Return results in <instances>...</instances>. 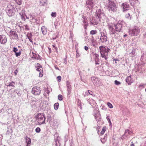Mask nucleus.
I'll return each instance as SVG.
<instances>
[{
  "mask_svg": "<svg viewBox=\"0 0 146 146\" xmlns=\"http://www.w3.org/2000/svg\"><path fill=\"white\" fill-rule=\"evenodd\" d=\"M32 92L35 95H39L40 93V88L36 86H35L32 89Z\"/></svg>",
  "mask_w": 146,
  "mask_h": 146,
  "instance_id": "8",
  "label": "nucleus"
},
{
  "mask_svg": "<svg viewBox=\"0 0 146 146\" xmlns=\"http://www.w3.org/2000/svg\"><path fill=\"white\" fill-rule=\"evenodd\" d=\"M39 77H41L43 76V70H41V71H39Z\"/></svg>",
  "mask_w": 146,
  "mask_h": 146,
  "instance_id": "46",
  "label": "nucleus"
},
{
  "mask_svg": "<svg viewBox=\"0 0 146 146\" xmlns=\"http://www.w3.org/2000/svg\"><path fill=\"white\" fill-rule=\"evenodd\" d=\"M107 105L108 107L110 108H113V106L112 104L110 102H108Z\"/></svg>",
  "mask_w": 146,
  "mask_h": 146,
  "instance_id": "44",
  "label": "nucleus"
},
{
  "mask_svg": "<svg viewBox=\"0 0 146 146\" xmlns=\"http://www.w3.org/2000/svg\"><path fill=\"white\" fill-rule=\"evenodd\" d=\"M15 84V82H14L12 81L11 82L9 83V84L8 85H7V86H12L13 87H14V84Z\"/></svg>",
  "mask_w": 146,
  "mask_h": 146,
  "instance_id": "32",
  "label": "nucleus"
},
{
  "mask_svg": "<svg viewBox=\"0 0 146 146\" xmlns=\"http://www.w3.org/2000/svg\"><path fill=\"white\" fill-rule=\"evenodd\" d=\"M84 49L86 51L88 50L89 49L88 47V46H84Z\"/></svg>",
  "mask_w": 146,
  "mask_h": 146,
  "instance_id": "57",
  "label": "nucleus"
},
{
  "mask_svg": "<svg viewBox=\"0 0 146 146\" xmlns=\"http://www.w3.org/2000/svg\"><path fill=\"white\" fill-rule=\"evenodd\" d=\"M86 4L87 7L90 9L92 8L95 4L93 0H87L86 1Z\"/></svg>",
  "mask_w": 146,
  "mask_h": 146,
  "instance_id": "10",
  "label": "nucleus"
},
{
  "mask_svg": "<svg viewBox=\"0 0 146 146\" xmlns=\"http://www.w3.org/2000/svg\"><path fill=\"white\" fill-rule=\"evenodd\" d=\"M139 32V28L137 27H135L133 29L129 31V34L131 36L137 35Z\"/></svg>",
  "mask_w": 146,
  "mask_h": 146,
  "instance_id": "7",
  "label": "nucleus"
},
{
  "mask_svg": "<svg viewBox=\"0 0 146 146\" xmlns=\"http://www.w3.org/2000/svg\"><path fill=\"white\" fill-rule=\"evenodd\" d=\"M107 135L105 134L104 137L101 139V141L102 143H104L105 142L107 138Z\"/></svg>",
  "mask_w": 146,
  "mask_h": 146,
  "instance_id": "28",
  "label": "nucleus"
},
{
  "mask_svg": "<svg viewBox=\"0 0 146 146\" xmlns=\"http://www.w3.org/2000/svg\"><path fill=\"white\" fill-rule=\"evenodd\" d=\"M30 18L31 19L33 20V19H35V16L34 15H32L30 14L29 15Z\"/></svg>",
  "mask_w": 146,
  "mask_h": 146,
  "instance_id": "50",
  "label": "nucleus"
},
{
  "mask_svg": "<svg viewBox=\"0 0 146 146\" xmlns=\"http://www.w3.org/2000/svg\"><path fill=\"white\" fill-rule=\"evenodd\" d=\"M96 18L94 17H93L92 20L90 21V24L92 25H97L99 21H100L101 20L98 17Z\"/></svg>",
  "mask_w": 146,
  "mask_h": 146,
  "instance_id": "11",
  "label": "nucleus"
},
{
  "mask_svg": "<svg viewBox=\"0 0 146 146\" xmlns=\"http://www.w3.org/2000/svg\"><path fill=\"white\" fill-rule=\"evenodd\" d=\"M15 2L17 4L20 5L22 4V0H14Z\"/></svg>",
  "mask_w": 146,
  "mask_h": 146,
  "instance_id": "33",
  "label": "nucleus"
},
{
  "mask_svg": "<svg viewBox=\"0 0 146 146\" xmlns=\"http://www.w3.org/2000/svg\"><path fill=\"white\" fill-rule=\"evenodd\" d=\"M32 53L33 55V56L32 57V58L37 59H40V56L39 55L33 52H32Z\"/></svg>",
  "mask_w": 146,
  "mask_h": 146,
  "instance_id": "25",
  "label": "nucleus"
},
{
  "mask_svg": "<svg viewBox=\"0 0 146 146\" xmlns=\"http://www.w3.org/2000/svg\"><path fill=\"white\" fill-rule=\"evenodd\" d=\"M128 129H126L125 130V133L121 137V138L122 139H127L129 137V134H128Z\"/></svg>",
  "mask_w": 146,
  "mask_h": 146,
  "instance_id": "18",
  "label": "nucleus"
},
{
  "mask_svg": "<svg viewBox=\"0 0 146 146\" xmlns=\"http://www.w3.org/2000/svg\"><path fill=\"white\" fill-rule=\"evenodd\" d=\"M99 49L102 57L106 60L108 58L107 56H108V52L110 50V49L107 46L104 47L102 46H100Z\"/></svg>",
  "mask_w": 146,
  "mask_h": 146,
  "instance_id": "2",
  "label": "nucleus"
},
{
  "mask_svg": "<svg viewBox=\"0 0 146 146\" xmlns=\"http://www.w3.org/2000/svg\"><path fill=\"white\" fill-rule=\"evenodd\" d=\"M140 60L143 64L146 63V53H143L141 55Z\"/></svg>",
  "mask_w": 146,
  "mask_h": 146,
  "instance_id": "17",
  "label": "nucleus"
},
{
  "mask_svg": "<svg viewBox=\"0 0 146 146\" xmlns=\"http://www.w3.org/2000/svg\"><path fill=\"white\" fill-rule=\"evenodd\" d=\"M129 1L130 5L133 7L134 5L138 1V0H129Z\"/></svg>",
  "mask_w": 146,
  "mask_h": 146,
  "instance_id": "27",
  "label": "nucleus"
},
{
  "mask_svg": "<svg viewBox=\"0 0 146 146\" xmlns=\"http://www.w3.org/2000/svg\"><path fill=\"white\" fill-rule=\"evenodd\" d=\"M15 93L17 94L19 96H20L21 95V94L19 90L17 89H15L14 91Z\"/></svg>",
  "mask_w": 146,
  "mask_h": 146,
  "instance_id": "30",
  "label": "nucleus"
},
{
  "mask_svg": "<svg viewBox=\"0 0 146 146\" xmlns=\"http://www.w3.org/2000/svg\"><path fill=\"white\" fill-rule=\"evenodd\" d=\"M66 87L68 91L67 94L68 95L71 93V86L68 81L66 82Z\"/></svg>",
  "mask_w": 146,
  "mask_h": 146,
  "instance_id": "16",
  "label": "nucleus"
},
{
  "mask_svg": "<svg viewBox=\"0 0 146 146\" xmlns=\"http://www.w3.org/2000/svg\"><path fill=\"white\" fill-rule=\"evenodd\" d=\"M105 7L110 12H115L117 9L116 3L111 0H107Z\"/></svg>",
  "mask_w": 146,
  "mask_h": 146,
  "instance_id": "1",
  "label": "nucleus"
},
{
  "mask_svg": "<svg viewBox=\"0 0 146 146\" xmlns=\"http://www.w3.org/2000/svg\"><path fill=\"white\" fill-rule=\"evenodd\" d=\"M11 35L12 36V38L13 39H18V37L17 34L16 33V32L11 30L10 32Z\"/></svg>",
  "mask_w": 146,
  "mask_h": 146,
  "instance_id": "15",
  "label": "nucleus"
},
{
  "mask_svg": "<svg viewBox=\"0 0 146 146\" xmlns=\"http://www.w3.org/2000/svg\"><path fill=\"white\" fill-rule=\"evenodd\" d=\"M106 119H107V120L108 121L109 123L110 124V126L111 125L112 123H111V121L109 117L108 116H107L106 117Z\"/></svg>",
  "mask_w": 146,
  "mask_h": 146,
  "instance_id": "40",
  "label": "nucleus"
},
{
  "mask_svg": "<svg viewBox=\"0 0 146 146\" xmlns=\"http://www.w3.org/2000/svg\"><path fill=\"white\" fill-rule=\"evenodd\" d=\"M105 128H106V127H103L102 130L100 133L101 134V135L103 134H104V133L105 131L106 130Z\"/></svg>",
  "mask_w": 146,
  "mask_h": 146,
  "instance_id": "38",
  "label": "nucleus"
},
{
  "mask_svg": "<svg viewBox=\"0 0 146 146\" xmlns=\"http://www.w3.org/2000/svg\"><path fill=\"white\" fill-rule=\"evenodd\" d=\"M27 36L29 39H30L32 38V36H29L28 35H27Z\"/></svg>",
  "mask_w": 146,
  "mask_h": 146,
  "instance_id": "61",
  "label": "nucleus"
},
{
  "mask_svg": "<svg viewBox=\"0 0 146 146\" xmlns=\"http://www.w3.org/2000/svg\"><path fill=\"white\" fill-rule=\"evenodd\" d=\"M15 53L16 56L17 57H18L21 54V51H20L18 52H16Z\"/></svg>",
  "mask_w": 146,
  "mask_h": 146,
  "instance_id": "47",
  "label": "nucleus"
},
{
  "mask_svg": "<svg viewBox=\"0 0 146 146\" xmlns=\"http://www.w3.org/2000/svg\"><path fill=\"white\" fill-rule=\"evenodd\" d=\"M108 29L109 30V33L111 35H113L115 34L116 32L115 29L114 27L111 25H108Z\"/></svg>",
  "mask_w": 146,
  "mask_h": 146,
  "instance_id": "12",
  "label": "nucleus"
},
{
  "mask_svg": "<svg viewBox=\"0 0 146 146\" xmlns=\"http://www.w3.org/2000/svg\"><path fill=\"white\" fill-rule=\"evenodd\" d=\"M94 54L95 55V57L97 59L99 57L98 54L96 53Z\"/></svg>",
  "mask_w": 146,
  "mask_h": 146,
  "instance_id": "59",
  "label": "nucleus"
},
{
  "mask_svg": "<svg viewBox=\"0 0 146 146\" xmlns=\"http://www.w3.org/2000/svg\"><path fill=\"white\" fill-rule=\"evenodd\" d=\"M27 35H28L29 36H32V34L31 32L28 33Z\"/></svg>",
  "mask_w": 146,
  "mask_h": 146,
  "instance_id": "64",
  "label": "nucleus"
},
{
  "mask_svg": "<svg viewBox=\"0 0 146 146\" xmlns=\"http://www.w3.org/2000/svg\"><path fill=\"white\" fill-rule=\"evenodd\" d=\"M121 7L123 8L124 12L128 10L129 8V5L127 3H123L121 5Z\"/></svg>",
  "mask_w": 146,
  "mask_h": 146,
  "instance_id": "14",
  "label": "nucleus"
},
{
  "mask_svg": "<svg viewBox=\"0 0 146 146\" xmlns=\"http://www.w3.org/2000/svg\"><path fill=\"white\" fill-rule=\"evenodd\" d=\"M36 70L38 72L42 70V66L39 63H37L35 66Z\"/></svg>",
  "mask_w": 146,
  "mask_h": 146,
  "instance_id": "22",
  "label": "nucleus"
},
{
  "mask_svg": "<svg viewBox=\"0 0 146 146\" xmlns=\"http://www.w3.org/2000/svg\"><path fill=\"white\" fill-rule=\"evenodd\" d=\"M51 15L52 17H55L56 16V12H52Z\"/></svg>",
  "mask_w": 146,
  "mask_h": 146,
  "instance_id": "45",
  "label": "nucleus"
},
{
  "mask_svg": "<svg viewBox=\"0 0 146 146\" xmlns=\"http://www.w3.org/2000/svg\"><path fill=\"white\" fill-rule=\"evenodd\" d=\"M100 126H98L97 125V130L98 132H99L100 131L99 129H100Z\"/></svg>",
  "mask_w": 146,
  "mask_h": 146,
  "instance_id": "56",
  "label": "nucleus"
},
{
  "mask_svg": "<svg viewBox=\"0 0 146 146\" xmlns=\"http://www.w3.org/2000/svg\"><path fill=\"white\" fill-rule=\"evenodd\" d=\"M48 48L49 49V53L50 54L51 53L52 50H51V49L50 48L48 47Z\"/></svg>",
  "mask_w": 146,
  "mask_h": 146,
  "instance_id": "63",
  "label": "nucleus"
},
{
  "mask_svg": "<svg viewBox=\"0 0 146 146\" xmlns=\"http://www.w3.org/2000/svg\"><path fill=\"white\" fill-rule=\"evenodd\" d=\"M19 14L21 16L22 19L23 21H25V17L26 19H29L30 18L29 15L27 16L25 12V11L22 10V11L19 13Z\"/></svg>",
  "mask_w": 146,
  "mask_h": 146,
  "instance_id": "9",
  "label": "nucleus"
},
{
  "mask_svg": "<svg viewBox=\"0 0 146 146\" xmlns=\"http://www.w3.org/2000/svg\"><path fill=\"white\" fill-rule=\"evenodd\" d=\"M11 97L12 98H14L16 96V94L14 91L11 94Z\"/></svg>",
  "mask_w": 146,
  "mask_h": 146,
  "instance_id": "35",
  "label": "nucleus"
},
{
  "mask_svg": "<svg viewBox=\"0 0 146 146\" xmlns=\"http://www.w3.org/2000/svg\"><path fill=\"white\" fill-rule=\"evenodd\" d=\"M41 131L39 127H37L35 129V131L36 133H39Z\"/></svg>",
  "mask_w": 146,
  "mask_h": 146,
  "instance_id": "41",
  "label": "nucleus"
},
{
  "mask_svg": "<svg viewBox=\"0 0 146 146\" xmlns=\"http://www.w3.org/2000/svg\"><path fill=\"white\" fill-rule=\"evenodd\" d=\"M91 79L94 84H96L98 82V79L94 76L91 77Z\"/></svg>",
  "mask_w": 146,
  "mask_h": 146,
  "instance_id": "26",
  "label": "nucleus"
},
{
  "mask_svg": "<svg viewBox=\"0 0 146 146\" xmlns=\"http://www.w3.org/2000/svg\"><path fill=\"white\" fill-rule=\"evenodd\" d=\"M83 24L84 25V29H86L88 25V23L87 22H86L85 20H84L83 21Z\"/></svg>",
  "mask_w": 146,
  "mask_h": 146,
  "instance_id": "34",
  "label": "nucleus"
},
{
  "mask_svg": "<svg viewBox=\"0 0 146 146\" xmlns=\"http://www.w3.org/2000/svg\"><path fill=\"white\" fill-rule=\"evenodd\" d=\"M132 16L130 15V14L129 13H128L126 14L125 15V17L129 19H131V18Z\"/></svg>",
  "mask_w": 146,
  "mask_h": 146,
  "instance_id": "36",
  "label": "nucleus"
},
{
  "mask_svg": "<svg viewBox=\"0 0 146 146\" xmlns=\"http://www.w3.org/2000/svg\"><path fill=\"white\" fill-rule=\"evenodd\" d=\"M52 46L53 48H54V49H55L56 51L57 50V47L55 46V44L53 45Z\"/></svg>",
  "mask_w": 146,
  "mask_h": 146,
  "instance_id": "60",
  "label": "nucleus"
},
{
  "mask_svg": "<svg viewBox=\"0 0 146 146\" xmlns=\"http://www.w3.org/2000/svg\"><path fill=\"white\" fill-rule=\"evenodd\" d=\"M95 16L98 17L100 19L103 21L105 18V14L102 10L100 9L96 10Z\"/></svg>",
  "mask_w": 146,
  "mask_h": 146,
  "instance_id": "5",
  "label": "nucleus"
},
{
  "mask_svg": "<svg viewBox=\"0 0 146 146\" xmlns=\"http://www.w3.org/2000/svg\"><path fill=\"white\" fill-rule=\"evenodd\" d=\"M89 95H92L93 96H95L94 94L92 91L89 90Z\"/></svg>",
  "mask_w": 146,
  "mask_h": 146,
  "instance_id": "53",
  "label": "nucleus"
},
{
  "mask_svg": "<svg viewBox=\"0 0 146 146\" xmlns=\"http://www.w3.org/2000/svg\"><path fill=\"white\" fill-rule=\"evenodd\" d=\"M135 49H133L132 51V52L131 53H130V54H132L134 56L135 54Z\"/></svg>",
  "mask_w": 146,
  "mask_h": 146,
  "instance_id": "48",
  "label": "nucleus"
},
{
  "mask_svg": "<svg viewBox=\"0 0 146 146\" xmlns=\"http://www.w3.org/2000/svg\"><path fill=\"white\" fill-rule=\"evenodd\" d=\"M124 23V21H119L117 24H114V27L117 32H120L122 31V27Z\"/></svg>",
  "mask_w": 146,
  "mask_h": 146,
  "instance_id": "6",
  "label": "nucleus"
},
{
  "mask_svg": "<svg viewBox=\"0 0 146 146\" xmlns=\"http://www.w3.org/2000/svg\"><path fill=\"white\" fill-rule=\"evenodd\" d=\"M40 2L41 4V5L43 6L45 4L47 5V0H40Z\"/></svg>",
  "mask_w": 146,
  "mask_h": 146,
  "instance_id": "29",
  "label": "nucleus"
},
{
  "mask_svg": "<svg viewBox=\"0 0 146 146\" xmlns=\"http://www.w3.org/2000/svg\"><path fill=\"white\" fill-rule=\"evenodd\" d=\"M60 139V137L58 136H57L56 138L55 139L56 146H60V143L59 142Z\"/></svg>",
  "mask_w": 146,
  "mask_h": 146,
  "instance_id": "23",
  "label": "nucleus"
},
{
  "mask_svg": "<svg viewBox=\"0 0 146 146\" xmlns=\"http://www.w3.org/2000/svg\"><path fill=\"white\" fill-rule=\"evenodd\" d=\"M113 60L115 61V63H117V61H119V60L117 58H115V59H113Z\"/></svg>",
  "mask_w": 146,
  "mask_h": 146,
  "instance_id": "62",
  "label": "nucleus"
},
{
  "mask_svg": "<svg viewBox=\"0 0 146 146\" xmlns=\"http://www.w3.org/2000/svg\"><path fill=\"white\" fill-rule=\"evenodd\" d=\"M114 83L115 84L117 85H118L120 84H121V83H120L117 80H115L114 81Z\"/></svg>",
  "mask_w": 146,
  "mask_h": 146,
  "instance_id": "43",
  "label": "nucleus"
},
{
  "mask_svg": "<svg viewBox=\"0 0 146 146\" xmlns=\"http://www.w3.org/2000/svg\"><path fill=\"white\" fill-rule=\"evenodd\" d=\"M49 92H50L49 91V90H48L47 89L45 90V92L44 94V96H45V95L46 94H49Z\"/></svg>",
  "mask_w": 146,
  "mask_h": 146,
  "instance_id": "49",
  "label": "nucleus"
},
{
  "mask_svg": "<svg viewBox=\"0 0 146 146\" xmlns=\"http://www.w3.org/2000/svg\"><path fill=\"white\" fill-rule=\"evenodd\" d=\"M7 41V38L4 35H0V42L1 44H5Z\"/></svg>",
  "mask_w": 146,
  "mask_h": 146,
  "instance_id": "13",
  "label": "nucleus"
},
{
  "mask_svg": "<svg viewBox=\"0 0 146 146\" xmlns=\"http://www.w3.org/2000/svg\"><path fill=\"white\" fill-rule=\"evenodd\" d=\"M58 81L60 82L61 79V76H59L57 77Z\"/></svg>",
  "mask_w": 146,
  "mask_h": 146,
  "instance_id": "51",
  "label": "nucleus"
},
{
  "mask_svg": "<svg viewBox=\"0 0 146 146\" xmlns=\"http://www.w3.org/2000/svg\"><path fill=\"white\" fill-rule=\"evenodd\" d=\"M59 104L58 103H55L54 104V108L55 110H57L58 109L59 107Z\"/></svg>",
  "mask_w": 146,
  "mask_h": 146,
  "instance_id": "31",
  "label": "nucleus"
},
{
  "mask_svg": "<svg viewBox=\"0 0 146 146\" xmlns=\"http://www.w3.org/2000/svg\"><path fill=\"white\" fill-rule=\"evenodd\" d=\"M58 99L60 101H61L62 100V95L59 94L58 95Z\"/></svg>",
  "mask_w": 146,
  "mask_h": 146,
  "instance_id": "39",
  "label": "nucleus"
},
{
  "mask_svg": "<svg viewBox=\"0 0 146 146\" xmlns=\"http://www.w3.org/2000/svg\"><path fill=\"white\" fill-rule=\"evenodd\" d=\"M46 117L43 113L38 114L36 117V120L39 125L46 124L45 122Z\"/></svg>",
  "mask_w": 146,
  "mask_h": 146,
  "instance_id": "4",
  "label": "nucleus"
},
{
  "mask_svg": "<svg viewBox=\"0 0 146 146\" xmlns=\"http://www.w3.org/2000/svg\"><path fill=\"white\" fill-rule=\"evenodd\" d=\"M51 116L50 115H48L47 116V121H50L51 120Z\"/></svg>",
  "mask_w": 146,
  "mask_h": 146,
  "instance_id": "52",
  "label": "nucleus"
},
{
  "mask_svg": "<svg viewBox=\"0 0 146 146\" xmlns=\"http://www.w3.org/2000/svg\"><path fill=\"white\" fill-rule=\"evenodd\" d=\"M24 26L25 27V30L27 31L29 30L30 29L28 25H24Z\"/></svg>",
  "mask_w": 146,
  "mask_h": 146,
  "instance_id": "42",
  "label": "nucleus"
},
{
  "mask_svg": "<svg viewBox=\"0 0 146 146\" xmlns=\"http://www.w3.org/2000/svg\"><path fill=\"white\" fill-rule=\"evenodd\" d=\"M7 14L9 17L13 16L16 12L14 7L12 5L9 4L8 5L6 9Z\"/></svg>",
  "mask_w": 146,
  "mask_h": 146,
  "instance_id": "3",
  "label": "nucleus"
},
{
  "mask_svg": "<svg viewBox=\"0 0 146 146\" xmlns=\"http://www.w3.org/2000/svg\"><path fill=\"white\" fill-rule=\"evenodd\" d=\"M58 37V35H57L55 37H53L52 38V39L55 40V39H56Z\"/></svg>",
  "mask_w": 146,
  "mask_h": 146,
  "instance_id": "58",
  "label": "nucleus"
},
{
  "mask_svg": "<svg viewBox=\"0 0 146 146\" xmlns=\"http://www.w3.org/2000/svg\"><path fill=\"white\" fill-rule=\"evenodd\" d=\"M126 81L128 85H131V83L133 82V80L131 75L128 76L126 79Z\"/></svg>",
  "mask_w": 146,
  "mask_h": 146,
  "instance_id": "20",
  "label": "nucleus"
},
{
  "mask_svg": "<svg viewBox=\"0 0 146 146\" xmlns=\"http://www.w3.org/2000/svg\"><path fill=\"white\" fill-rule=\"evenodd\" d=\"M13 51L15 53L17 51H18V49L17 48L13 47Z\"/></svg>",
  "mask_w": 146,
  "mask_h": 146,
  "instance_id": "54",
  "label": "nucleus"
},
{
  "mask_svg": "<svg viewBox=\"0 0 146 146\" xmlns=\"http://www.w3.org/2000/svg\"><path fill=\"white\" fill-rule=\"evenodd\" d=\"M41 31L43 35H46L47 34V29L46 27L44 26H42L41 27Z\"/></svg>",
  "mask_w": 146,
  "mask_h": 146,
  "instance_id": "21",
  "label": "nucleus"
},
{
  "mask_svg": "<svg viewBox=\"0 0 146 146\" xmlns=\"http://www.w3.org/2000/svg\"><path fill=\"white\" fill-rule=\"evenodd\" d=\"M27 145L25 146H30L31 143V139L29 138L26 137Z\"/></svg>",
  "mask_w": 146,
  "mask_h": 146,
  "instance_id": "24",
  "label": "nucleus"
},
{
  "mask_svg": "<svg viewBox=\"0 0 146 146\" xmlns=\"http://www.w3.org/2000/svg\"><path fill=\"white\" fill-rule=\"evenodd\" d=\"M97 33V31L96 30H92L90 31V34L91 35H95Z\"/></svg>",
  "mask_w": 146,
  "mask_h": 146,
  "instance_id": "37",
  "label": "nucleus"
},
{
  "mask_svg": "<svg viewBox=\"0 0 146 146\" xmlns=\"http://www.w3.org/2000/svg\"><path fill=\"white\" fill-rule=\"evenodd\" d=\"M100 40L102 42H106L107 40V36L105 35H103L101 34Z\"/></svg>",
  "mask_w": 146,
  "mask_h": 146,
  "instance_id": "19",
  "label": "nucleus"
},
{
  "mask_svg": "<svg viewBox=\"0 0 146 146\" xmlns=\"http://www.w3.org/2000/svg\"><path fill=\"white\" fill-rule=\"evenodd\" d=\"M89 95V90H88V91L86 92L85 93V95L84 96H88Z\"/></svg>",
  "mask_w": 146,
  "mask_h": 146,
  "instance_id": "55",
  "label": "nucleus"
}]
</instances>
